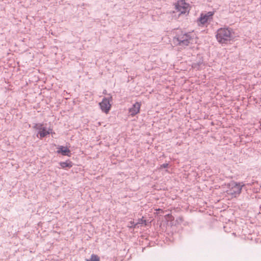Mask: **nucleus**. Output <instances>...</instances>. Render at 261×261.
Segmentation results:
<instances>
[{
    "label": "nucleus",
    "instance_id": "1",
    "mask_svg": "<svg viewBox=\"0 0 261 261\" xmlns=\"http://www.w3.org/2000/svg\"><path fill=\"white\" fill-rule=\"evenodd\" d=\"M195 38L193 32H181L180 34L173 38V42L175 45L188 46L195 41Z\"/></svg>",
    "mask_w": 261,
    "mask_h": 261
},
{
    "label": "nucleus",
    "instance_id": "2",
    "mask_svg": "<svg viewBox=\"0 0 261 261\" xmlns=\"http://www.w3.org/2000/svg\"><path fill=\"white\" fill-rule=\"evenodd\" d=\"M216 37L219 43L228 44L234 38L233 32L231 29L228 28H220L217 30Z\"/></svg>",
    "mask_w": 261,
    "mask_h": 261
},
{
    "label": "nucleus",
    "instance_id": "3",
    "mask_svg": "<svg viewBox=\"0 0 261 261\" xmlns=\"http://www.w3.org/2000/svg\"><path fill=\"white\" fill-rule=\"evenodd\" d=\"M244 185L231 181L227 185L228 190L226 191L227 194L230 195L231 198L236 197L240 195L242 191Z\"/></svg>",
    "mask_w": 261,
    "mask_h": 261
},
{
    "label": "nucleus",
    "instance_id": "4",
    "mask_svg": "<svg viewBox=\"0 0 261 261\" xmlns=\"http://www.w3.org/2000/svg\"><path fill=\"white\" fill-rule=\"evenodd\" d=\"M175 10L179 13V15L188 14L190 10L189 4L186 3L185 0H179L174 4Z\"/></svg>",
    "mask_w": 261,
    "mask_h": 261
},
{
    "label": "nucleus",
    "instance_id": "5",
    "mask_svg": "<svg viewBox=\"0 0 261 261\" xmlns=\"http://www.w3.org/2000/svg\"><path fill=\"white\" fill-rule=\"evenodd\" d=\"M34 128L39 130L37 136L40 139L45 137L49 134H52L53 129L51 128H49L48 130H46L45 127H43V124L41 123L36 124Z\"/></svg>",
    "mask_w": 261,
    "mask_h": 261
},
{
    "label": "nucleus",
    "instance_id": "6",
    "mask_svg": "<svg viewBox=\"0 0 261 261\" xmlns=\"http://www.w3.org/2000/svg\"><path fill=\"white\" fill-rule=\"evenodd\" d=\"M110 99L105 98L102 99V101L99 103L100 109L102 112L108 114L111 108L110 103Z\"/></svg>",
    "mask_w": 261,
    "mask_h": 261
},
{
    "label": "nucleus",
    "instance_id": "7",
    "mask_svg": "<svg viewBox=\"0 0 261 261\" xmlns=\"http://www.w3.org/2000/svg\"><path fill=\"white\" fill-rule=\"evenodd\" d=\"M214 14V13L213 12H208L205 14H201L199 19V22L202 24H205L208 20L212 19Z\"/></svg>",
    "mask_w": 261,
    "mask_h": 261
},
{
    "label": "nucleus",
    "instance_id": "8",
    "mask_svg": "<svg viewBox=\"0 0 261 261\" xmlns=\"http://www.w3.org/2000/svg\"><path fill=\"white\" fill-rule=\"evenodd\" d=\"M141 103L136 102L132 107L129 109V113L132 116H134L140 112Z\"/></svg>",
    "mask_w": 261,
    "mask_h": 261
},
{
    "label": "nucleus",
    "instance_id": "9",
    "mask_svg": "<svg viewBox=\"0 0 261 261\" xmlns=\"http://www.w3.org/2000/svg\"><path fill=\"white\" fill-rule=\"evenodd\" d=\"M57 152L58 153H60L62 155H66L68 156H71V153L70 150L69 149L66 147L63 146H59L57 148Z\"/></svg>",
    "mask_w": 261,
    "mask_h": 261
},
{
    "label": "nucleus",
    "instance_id": "10",
    "mask_svg": "<svg viewBox=\"0 0 261 261\" xmlns=\"http://www.w3.org/2000/svg\"><path fill=\"white\" fill-rule=\"evenodd\" d=\"M59 164L61 166V168L62 169H65L66 168H70L72 167V163L69 161L60 162Z\"/></svg>",
    "mask_w": 261,
    "mask_h": 261
},
{
    "label": "nucleus",
    "instance_id": "11",
    "mask_svg": "<svg viewBox=\"0 0 261 261\" xmlns=\"http://www.w3.org/2000/svg\"><path fill=\"white\" fill-rule=\"evenodd\" d=\"M86 261H100L99 257L95 254H92L89 259H87Z\"/></svg>",
    "mask_w": 261,
    "mask_h": 261
},
{
    "label": "nucleus",
    "instance_id": "12",
    "mask_svg": "<svg viewBox=\"0 0 261 261\" xmlns=\"http://www.w3.org/2000/svg\"><path fill=\"white\" fill-rule=\"evenodd\" d=\"M138 224H144L145 225H146V220H144L143 218L142 219H139L138 222L136 224H134V227H135L136 225H137Z\"/></svg>",
    "mask_w": 261,
    "mask_h": 261
},
{
    "label": "nucleus",
    "instance_id": "13",
    "mask_svg": "<svg viewBox=\"0 0 261 261\" xmlns=\"http://www.w3.org/2000/svg\"><path fill=\"white\" fill-rule=\"evenodd\" d=\"M168 167V164H167V163L163 164L161 165L160 169L167 168Z\"/></svg>",
    "mask_w": 261,
    "mask_h": 261
},
{
    "label": "nucleus",
    "instance_id": "14",
    "mask_svg": "<svg viewBox=\"0 0 261 261\" xmlns=\"http://www.w3.org/2000/svg\"><path fill=\"white\" fill-rule=\"evenodd\" d=\"M156 211H162V210L161 209H160V208H159V209H156Z\"/></svg>",
    "mask_w": 261,
    "mask_h": 261
},
{
    "label": "nucleus",
    "instance_id": "15",
    "mask_svg": "<svg viewBox=\"0 0 261 261\" xmlns=\"http://www.w3.org/2000/svg\"><path fill=\"white\" fill-rule=\"evenodd\" d=\"M131 224H134V222H131Z\"/></svg>",
    "mask_w": 261,
    "mask_h": 261
}]
</instances>
